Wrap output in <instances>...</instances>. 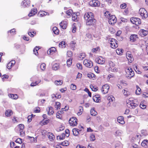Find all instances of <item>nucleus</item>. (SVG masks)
Instances as JSON below:
<instances>
[{
    "label": "nucleus",
    "instance_id": "nucleus-27",
    "mask_svg": "<svg viewBox=\"0 0 148 148\" xmlns=\"http://www.w3.org/2000/svg\"><path fill=\"white\" fill-rule=\"evenodd\" d=\"M73 10H69L66 12V13L67 15L68 16L67 18L70 17L73 13Z\"/></svg>",
    "mask_w": 148,
    "mask_h": 148
},
{
    "label": "nucleus",
    "instance_id": "nucleus-18",
    "mask_svg": "<svg viewBox=\"0 0 148 148\" xmlns=\"http://www.w3.org/2000/svg\"><path fill=\"white\" fill-rule=\"evenodd\" d=\"M93 99L95 102H99L101 99L100 96L98 95H96L93 97Z\"/></svg>",
    "mask_w": 148,
    "mask_h": 148
},
{
    "label": "nucleus",
    "instance_id": "nucleus-10",
    "mask_svg": "<svg viewBox=\"0 0 148 148\" xmlns=\"http://www.w3.org/2000/svg\"><path fill=\"white\" fill-rule=\"evenodd\" d=\"M108 22L109 24L113 25L116 21V19L114 15H111L108 17Z\"/></svg>",
    "mask_w": 148,
    "mask_h": 148
},
{
    "label": "nucleus",
    "instance_id": "nucleus-20",
    "mask_svg": "<svg viewBox=\"0 0 148 148\" xmlns=\"http://www.w3.org/2000/svg\"><path fill=\"white\" fill-rule=\"evenodd\" d=\"M138 38L137 35L134 34L131 35L130 37L131 41L133 42L136 41Z\"/></svg>",
    "mask_w": 148,
    "mask_h": 148
},
{
    "label": "nucleus",
    "instance_id": "nucleus-13",
    "mask_svg": "<svg viewBox=\"0 0 148 148\" xmlns=\"http://www.w3.org/2000/svg\"><path fill=\"white\" fill-rule=\"evenodd\" d=\"M126 56L127 58L129 60V62H131L134 60L132 55L130 53V51H127L126 54Z\"/></svg>",
    "mask_w": 148,
    "mask_h": 148
},
{
    "label": "nucleus",
    "instance_id": "nucleus-52",
    "mask_svg": "<svg viewBox=\"0 0 148 148\" xmlns=\"http://www.w3.org/2000/svg\"><path fill=\"white\" fill-rule=\"evenodd\" d=\"M8 33L10 32L12 35L15 34H16L15 29L14 28L12 29L10 31H8Z\"/></svg>",
    "mask_w": 148,
    "mask_h": 148
},
{
    "label": "nucleus",
    "instance_id": "nucleus-22",
    "mask_svg": "<svg viewBox=\"0 0 148 148\" xmlns=\"http://www.w3.org/2000/svg\"><path fill=\"white\" fill-rule=\"evenodd\" d=\"M47 110L48 112V114L49 115H52L54 113V112L53 110V108L51 107H49L47 108Z\"/></svg>",
    "mask_w": 148,
    "mask_h": 148
},
{
    "label": "nucleus",
    "instance_id": "nucleus-11",
    "mask_svg": "<svg viewBox=\"0 0 148 148\" xmlns=\"http://www.w3.org/2000/svg\"><path fill=\"white\" fill-rule=\"evenodd\" d=\"M109 88L110 87L107 84L104 85L102 87V92L103 94H106L108 92Z\"/></svg>",
    "mask_w": 148,
    "mask_h": 148
},
{
    "label": "nucleus",
    "instance_id": "nucleus-5",
    "mask_svg": "<svg viewBox=\"0 0 148 148\" xmlns=\"http://www.w3.org/2000/svg\"><path fill=\"white\" fill-rule=\"evenodd\" d=\"M138 105V103L137 101L134 100L133 101L127 103V106L130 108H134L136 107Z\"/></svg>",
    "mask_w": 148,
    "mask_h": 148
},
{
    "label": "nucleus",
    "instance_id": "nucleus-33",
    "mask_svg": "<svg viewBox=\"0 0 148 148\" xmlns=\"http://www.w3.org/2000/svg\"><path fill=\"white\" fill-rule=\"evenodd\" d=\"M41 82V80H38V81H36L35 82L32 83L31 84V86H35L40 83Z\"/></svg>",
    "mask_w": 148,
    "mask_h": 148
},
{
    "label": "nucleus",
    "instance_id": "nucleus-4",
    "mask_svg": "<svg viewBox=\"0 0 148 148\" xmlns=\"http://www.w3.org/2000/svg\"><path fill=\"white\" fill-rule=\"evenodd\" d=\"M109 42L110 44V46L112 48H116L118 46L117 41L114 38H110L109 39Z\"/></svg>",
    "mask_w": 148,
    "mask_h": 148
},
{
    "label": "nucleus",
    "instance_id": "nucleus-28",
    "mask_svg": "<svg viewBox=\"0 0 148 148\" xmlns=\"http://www.w3.org/2000/svg\"><path fill=\"white\" fill-rule=\"evenodd\" d=\"M9 96L10 97L13 99H17L18 98V96L16 94H9Z\"/></svg>",
    "mask_w": 148,
    "mask_h": 148
},
{
    "label": "nucleus",
    "instance_id": "nucleus-44",
    "mask_svg": "<svg viewBox=\"0 0 148 148\" xmlns=\"http://www.w3.org/2000/svg\"><path fill=\"white\" fill-rule=\"evenodd\" d=\"M39 49L38 47H36L33 50V52L36 55H37L38 54L37 51Z\"/></svg>",
    "mask_w": 148,
    "mask_h": 148
},
{
    "label": "nucleus",
    "instance_id": "nucleus-17",
    "mask_svg": "<svg viewBox=\"0 0 148 148\" xmlns=\"http://www.w3.org/2000/svg\"><path fill=\"white\" fill-rule=\"evenodd\" d=\"M15 63V61L14 60H11L10 62L8 63L7 66V68L8 69H11Z\"/></svg>",
    "mask_w": 148,
    "mask_h": 148
},
{
    "label": "nucleus",
    "instance_id": "nucleus-41",
    "mask_svg": "<svg viewBox=\"0 0 148 148\" xmlns=\"http://www.w3.org/2000/svg\"><path fill=\"white\" fill-rule=\"evenodd\" d=\"M72 15V20L74 21H76L77 19V16L76 14L74 13Z\"/></svg>",
    "mask_w": 148,
    "mask_h": 148
},
{
    "label": "nucleus",
    "instance_id": "nucleus-48",
    "mask_svg": "<svg viewBox=\"0 0 148 148\" xmlns=\"http://www.w3.org/2000/svg\"><path fill=\"white\" fill-rule=\"evenodd\" d=\"M56 51V49L54 47H52L51 48L49 51H47L48 54L49 53H49H51L52 52H55Z\"/></svg>",
    "mask_w": 148,
    "mask_h": 148
},
{
    "label": "nucleus",
    "instance_id": "nucleus-12",
    "mask_svg": "<svg viewBox=\"0 0 148 148\" xmlns=\"http://www.w3.org/2000/svg\"><path fill=\"white\" fill-rule=\"evenodd\" d=\"M115 98L112 96H110L107 97V100L109 101L107 103V105L108 106H110L111 104L113 102Z\"/></svg>",
    "mask_w": 148,
    "mask_h": 148
},
{
    "label": "nucleus",
    "instance_id": "nucleus-59",
    "mask_svg": "<svg viewBox=\"0 0 148 148\" xmlns=\"http://www.w3.org/2000/svg\"><path fill=\"white\" fill-rule=\"evenodd\" d=\"M18 127L19 130L21 129V130H23L24 128V126L23 124H20L18 125Z\"/></svg>",
    "mask_w": 148,
    "mask_h": 148
},
{
    "label": "nucleus",
    "instance_id": "nucleus-35",
    "mask_svg": "<svg viewBox=\"0 0 148 148\" xmlns=\"http://www.w3.org/2000/svg\"><path fill=\"white\" fill-rule=\"evenodd\" d=\"M137 90L136 91V93L137 95H139L141 93V90L140 88L138 86H136Z\"/></svg>",
    "mask_w": 148,
    "mask_h": 148
},
{
    "label": "nucleus",
    "instance_id": "nucleus-34",
    "mask_svg": "<svg viewBox=\"0 0 148 148\" xmlns=\"http://www.w3.org/2000/svg\"><path fill=\"white\" fill-rule=\"evenodd\" d=\"M90 114L92 116H95L97 114V112L95 111L94 109H92L91 110Z\"/></svg>",
    "mask_w": 148,
    "mask_h": 148
},
{
    "label": "nucleus",
    "instance_id": "nucleus-25",
    "mask_svg": "<svg viewBox=\"0 0 148 148\" xmlns=\"http://www.w3.org/2000/svg\"><path fill=\"white\" fill-rule=\"evenodd\" d=\"M80 131L77 128H74L73 129L72 132L73 134L75 136H77L79 134V131Z\"/></svg>",
    "mask_w": 148,
    "mask_h": 148
},
{
    "label": "nucleus",
    "instance_id": "nucleus-15",
    "mask_svg": "<svg viewBox=\"0 0 148 148\" xmlns=\"http://www.w3.org/2000/svg\"><path fill=\"white\" fill-rule=\"evenodd\" d=\"M148 34V31L144 29H140L139 32V34H140L142 36H146Z\"/></svg>",
    "mask_w": 148,
    "mask_h": 148
},
{
    "label": "nucleus",
    "instance_id": "nucleus-55",
    "mask_svg": "<svg viewBox=\"0 0 148 148\" xmlns=\"http://www.w3.org/2000/svg\"><path fill=\"white\" fill-rule=\"evenodd\" d=\"M70 88L72 90H74L76 89V86L75 85L72 84L70 86Z\"/></svg>",
    "mask_w": 148,
    "mask_h": 148
},
{
    "label": "nucleus",
    "instance_id": "nucleus-37",
    "mask_svg": "<svg viewBox=\"0 0 148 148\" xmlns=\"http://www.w3.org/2000/svg\"><path fill=\"white\" fill-rule=\"evenodd\" d=\"M86 56V54L84 53H81L79 54V57L80 60H83Z\"/></svg>",
    "mask_w": 148,
    "mask_h": 148
},
{
    "label": "nucleus",
    "instance_id": "nucleus-57",
    "mask_svg": "<svg viewBox=\"0 0 148 148\" xmlns=\"http://www.w3.org/2000/svg\"><path fill=\"white\" fill-rule=\"evenodd\" d=\"M34 32H32L31 31H29L28 32V35L30 36L31 37H33L34 36Z\"/></svg>",
    "mask_w": 148,
    "mask_h": 148
},
{
    "label": "nucleus",
    "instance_id": "nucleus-21",
    "mask_svg": "<svg viewBox=\"0 0 148 148\" xmlns=\"http://www.w3.org/2000/svg\"><path fill=\"white\" fill-rule=\"evenodd\" d=\"M37 10L36 9L34 8L28 14L29 16L31 17L33 16L34 15L36 14Z\"/></svg>",
    "mask_w": 148,
    "mask_h": 148
},
{
    "label": "nucleus",
    "instance_id": "nucleus-23",
    "mask_svg": "<svg viewBox=\"0 0 148 148\" xmlns=\"http://www.w3.org/2000/svg\"><path fill=\"white\" fill-rule=\"evenodd\" d=\"M117 121L120 124H123L125 122L123 120V116H120L117 118Z\"/></svg>",
    "mask_w": 148,
    "mask_h": 148
},
{
    "label": "nucleus",
    "instance_id": "nucleus-43",
    "mask_svg": "<svg viewBox=\"0 0 148 148\" xmlns=\"http://www.w3.org/2000/svg\"><path fill=\"white\" fill-rule=\"evenodd\" d=\"M28 139L30 140L31 143L35 142V141H36V140H35L34 138L33 137H30L28 136Z\"/></svg>",
    "mask_w": 148,
    "mask_h": 148
},
{
    "label": "nucleus",
    "instance_id": "nucleus-39",
    "mask_svg": "<svg viewBox=\"0 0 148 148\" xmlns=\"http://www.w3.org/2000/svg\"><path fill=\"white\" fill-rule=\"evenodd\" d=\"M116 53L119 55H121L123 53L122 49H118L116 50Z\"/></svg>",
    "mask_w": 148,
    "mask_h": 148
},
{
    "label": "nucleus",
    "instance_id": "nucleus-30",
    "mask_svg": "<svg viewBox=\"0 0 148 148\" xmlns=\"http://www.w3.org/2000/svg\"><path fill=\"white\" fill-rule=\"evenodd\" d=\"M12 114V110H7L5 112V115L7 116H10Z\"/></svg>",
    "mask_w": 148,
    "mask_h": 148
},
{
    "label": "nucleus",
    "instance_id": "nucleus-58",
    "mask_svg": "<svg viewBox=\"0 0 148 148\" xmlns=\"http://www.w3.org/2000/svg\"><path fill=\"white\" fill-rule=\"evenodd\" d=\"M126 4L125 3H123L120 5V7L122 9H124L126 8Z\"/></svg>",
    "mask_w": 148,
    "mask_h": 148
},
{
    "label": "nucleus",
    "instance_id": "nucleus-3",
    "mask_svg": "<svg viewBox=\"0 0 148 148\" xmlns=\"http://www.w3.org/2000/svg\"><path fill=\"white\" fill-rule=\"evenodd\" d=\"M139 14L143 18H146L148 17V14L147 11L144 8H141L139 12Z\"/></svg>",
    "mask_w": 148,
    "mask_h": 148
},
{
    "label": "nucleus",
    "instance_id": "nucleus-2",
    "mask_svg": "<svg viewBox=\"0 0 148 148\" xmlns=\"http://www.w3.org/2000/svg\"><path fill=\"white\" fill-rule=\"evenodd\" d=\"M126 77L128 79H130L134 75V72L130 68H128L126 70Z\"/></svg>",
    "mask_w": 148,
    "mask_h": 148
},
{
    "label": "nucleus",
    "instance_id": "nucleus-47",
    "mask_svg": "<svg viewBox=\"0 0 148 148\" xmlns=\"http://www.w3.org/2000/svg\"><path fill=\"white\" fill-rule=\"evenodd\" d=\"M122 134V132L120 130H117L116 133L115 135L116 136H120Z\"/></svg>",
    "mask_w": 148,
    "mask_h": 148
},
{
    "label": "nucleus",
    "instance_id": "nucleus-32",
    "mask_svg": "<svg viewBox=\"0 0 148 148\" xmlns=\"http://www.w3.org/2000/svg\"><path fill=\"white\" fill-rule=\"evenodd\" d=\"M53 31L54 33L57 34H59V30L58 29L57 27H54L53 28Z\"/></svg>",
    "mask_w": 148,
    "mask_h": 148
},
{
    "label": "nucleus",
    "instance_id": "nucleus-38",
    "mask_svg": "<svg viewBox=\"0 0 148 148\" xmlns=\"http://www.w3.org/2000/svg\"><path fill=\"white\" fill-rule=\"evenodd\" d=\"M40 68L42 71L45 70L46 68V64L44 63H42L40 65Z\"/></svg>",
    "mask_w": 148,
    "mask_h": 148
},
{
    "label": "nucleus",
    "instance_id": "nucleus-42",
    "mask_svg": "<svg viewBox=\"0 0 148 148\" xmlns=\"http://www.w3.org/2000/svg\"><path fill=\"white\" fill-rule=\"evenodd\" d=\"M60 144L64 146H67L69 144V142L67 140H65L60 143Z\"/></svg>",
    "mask_w": 148,
    "mask_h": 148
},
{
    "label": "nucleus",
    "instance_id": "nucleus-51",
    "mask_svg": "<svg viewBox=\"0 0 148 148\" xmlns=\"http://www.w3.org/2000/svg\"><path fill=\"white\" fill-rule=\"evenodd\" d=\"M109 64L110 66V69L114 67L115 66L114 63L111 61H110L109 62Z\"/></svg>",
    "mask_w": 148,
    "mask_h": 148
},
{
    "label": "nucleus",
    "instance_id": "nucleus-49",
    "mask_svg": "<svg viewBox=\"0 0 148 148\" xmlns=\"http://www.w3.org/2000/svg\"><path fill=\"white\" fill-rule=\"evenodd\" d=\"M72 60L71 58L68 59L66 62L68 66H69L72 64Z\"/></svg>",
    "mask_w": 148,
    "mask_h": 148
},
{
    "label": "nucleus",
    "instance_id": "nucleus-61",
    "mask_svg": "<svg viewBox=\"0 0 148 148\" xmlns=\"http://www.w3.org/2000/svg\"><path fill=\"white\" fill-rule=\"evenodd\" d=\"M77 67L79 69H82V64L80 63H78L77 64Z\"/></svg>",
    "mask_w": 148,
    "mask_h": 148
},
{
    "label": "nucleus",
    "instance_id": "nucleus-46",
    "mask_svg": "<svg viewBox=\"0 0 148 148\" xmlns=\"http://www.w3.org/2000/svg\"><path fill=\"white\" fill-rule=\"evenodd\" d=\"M41 13L40 14V16H46L47 15H49V13L47 12H45V11H42L40 12L39 13Z\"/></svg>",
    "mask_w": 148,
    "mask_h": 148
},
{
    "label": "nucleus",
    "instance_id": "nucleus-24",
    "mask_svg": "<svg viewBox=\"0 0 148 148\" xmlns=\"http://www.w3.org/2000/svg\"><path fill=\"white\" fill-rule=\"evenodd\" d=\"M61 27L63 29H65L66 27V22L62 21L60 23Z\"/></svg>",
    "mask_w": 148,
    "mask_h": 148
},
{
    "label": "nucleus",
    "instance_id": "nucleus-60",
    "mask_svg": "<svg viewBox=\"0 0 148 148\" xmlns=\"http://www.w3.org/2000/svg\"><path fill=\"white\" fill-rule=\"evenodd\" d=\"M134 68V70L136 72V73L138 74H140L141 73V72L138 69L137 66L136 67L135 66Z\"/></svg>",
    "mask_w": 148,
    "mask_h": 148
},
{
    "label": "nucleus",
    "instance_id": "nucleus-6",
    "mask_svg": "<svg viewBox=\"0 0 148 148\" xmlns=\"http://www.w3.org/2000/svg\"><path fill=\"white\" fill-rule=\"evenodd\" d=\"M131 22L133 24L138 25L141 23L140 18L136 17H132L130 18Z\"/></svg>",
    "mask_w": 148,
    "mask_h": 148
},
{
    "label": "nucleus",
    "instance_id": "nucleus-45",
    "mask_svg": "<svg viewBox=\"0 0 148 148\" xmlns=\"http://www.w3.org/2000/svg\"><path fill=\"white\" fill-rule=\"evenodd\" d=\"M60 102H56V104L55 105V107L58 110V109H60Z\"/></svg>",
    "mask_w": 148,
    "mask_h": 148
},
{
    "label": "nucleus",
    "instance_id": "nucleus-62",
    "mask_svg": "<svg viewBox=\"0 0 148 148\" xmlns=\"http://www.w3.org/2000/svg\"><path fill=\"white\" fill-rule=\"evenodd\" d=\"M8 77V76L6 75H3L2 76H1V78L2 79L3 81H4V79L5 78V79H7Z\"/></svg>",
    "mask_w": 148,
    "mask_h": 148
},
{
    "label": "nucleus",
    "instance_id": "nucleus-9",
    "mask_svg": "<svg viewBox=\"0 0 148 148\" xmlns=\"http://www.w3.org/2000/svg\"><path fill=\"white\" fill-rule=\"evenodd\" d=\"M89 4L92 7H98L100 5V3L97 0H92L89 2Z\"/></svg>",
    "mask_w": 148,
    "mask_h": 148
},
{
    "label": "nucleus",
    "instance_id": "nucleus-14",
    "mask_svg": "<svg viewBox=\"0 0 148 148\" xmlns=\"http://www.w3.org/2000/svg\"><path fill=\"white\" fill-rule=\"evenodd\" d=\"M96 61L98 64H103L105 62V59L102 57H100L97 58Z\"/></svg>",
    "mask_w": 148,
    "mask_h": 148
},
{
    "label": "nucleus",
    "instance_id": "nucleus-36",
    "mask_svg": "<svg viewBox=\"0 0 148 148\" xmlns=\"http://www.w3.org/2000/svg\"><path fill=\"white\" fill-rule=\"evenodd\" d=\"M79 111L77 113V114L78 115H81L83 111V108L82 106H79Z\"/></svg>",
    "mask_w": 148,
    "mask_h": 148
},
{
    "label": "nucleus",
    "instance_id": "nucleus-16",
    "mask_svg": "<svg viewBox=\"0 0 148 148\" xmlns=\"http://www.w3.org/2000/svg\"><path fill=\"white\" fill-rule=\"evenodd\" d=\"M30 1L29 0H24L21 3L22 6L23 7H25L29 6L30 4Z\"/></svg>",
    "mask_w": 148,
    "mask_h": 148
},
{
    "label": "nucleus",
    "instance_id": "nucleus-31",
    "mask_svg": "<svg viewBox=\"0 0 148 148\" xmlns=\"http://www.w3.org/2000/svg\"><path fill=\"white\" fill-rule=\"evenodd\" d=\"M59 68V64L56 63L53 65L52 69L54 70H57Z\"/></svg>",
    "mask_w": 148,
    "mask_h": 148
},
{
    "label": "nucleus",
    "instance_id": "nucleus-63",
    "mask_svg": "<svg viewBox=\"0 0 148 148\" xmlns=\"http://www.w3.org/2000/svg\"><path fill=\"white\" fill-rule=\"evenodd\" d=\"M94 75H95L94 74H93V73H90V74H88L87 75V76L88 78L90 79V78H92V75H93V76L94 77Z\"/></svg>",
    "mask_w": 148,
    "mask_h": 148
},
{
    "label": "nucleus",
    "instance_id": "nucleus-1",
    "mask_svg": "<svg viewBox=\"0 0 148 148\" xmlns=\"http://www.w3.org/2000/svg\"><path fill=\"white\" fill-rule=\"evenodd\" d=\"M84 17L87 25H92L96 23V20L94 18V14L91 12L85 13L84 15Z\"/></svg>",
    "mask_w": 148,
    "mask_h": 148
},
{
    "label": "nucleus",
    "instance_id": "nucleus-56",
    "mask_svg": "<svg viewBox=\"0 0 148 148\" xmlns=\"http://www.w3.org/2000/svg\"><path fill=\"white\" fill-rule=\"evenodd\" d=\"M15 142L17 143L21 144L22 143V140L21 138H18L16 140Z\"/></svg>",
    "mask_w": 148,
    "mask_h": 148
},
{
    "label": "nucleus",
    "instance_id": "nucleus-19",
    "mask_svg": "<svg viewBox=\"0 0 148 148\" xmlns=\"http://www.w3.org/2000/svg\"><path fill=\"white\" fill-rule=\"evenodd\" d=\"M46 134L50 141H52L55 139V136L53 134L49 132Z\"/></svg>",
    "mask_w": 148,
    "mask_h": 148
},
{
    "label": "nucleus",
    "instance_id": "nucleus-54",
    "mask_svg": "<svg viewBox=\"0 0 148 148\" xmlns=\"http://www.w3.org/2000/svg\"><path fill=\"white\" fill-rule=\"evenodd\" d=\"M73 53L71 51H68L67 53V56L69 57H71L72 56Z\"/></svg>",
    "mask_w": 148,
    "mask_h": 148
},
{
    "label": "nucleus",
    "instance_id": "nucleus-40",
    "mask_svg": "<svg viewBox=\"0 0 148 148\" xmlns=\"http://www.w3.org/2000/svg\"><path fill=\"white\" fill-rule=\"evenodd\" d=\"M90 87L92 90L93 91H96L98 90L97 87L94 86L92 85H90Z\"/></svg>",
    "mask_w": 148,
    "mask_h": 148
},
{
    "label": "nucleus",
    "instance_id": "nucleus-64",
    "mask_svg": "<svg viewBox=\"0 0 148 148\" xmlns=\"http://www.w3.org/2000/svg\"><path fill=\"white\" fill-rule=\"evenodd\" d=\"M69 108L68 106H66L64 108H63L62 109V111L63 112V111H66L68 110Z\"/></svg>",
    "mask_w": 148,
    "mask_h": 148
},
{
    "label": "nucleus",
    "instance_id": "nucleus-7",
    "mask_svg": "<svg viewBox=\"0 0 148 148\" xmlns=\"http://www.w3.org/2000/svg\"><path fill=\"white\" fill-rule=\"evenodd\" d=\"M77 119L75 117L71 118L69 121V123L71 126H75L77 125Z\"/></svg>",
    "mask_w": 148,
    "mask_h": 148
},
{
    "label": "nucleus",
    "instance_id": "nucleus-29",
    "mask_svg": "<svg viewBox=\"0 0 148 148\" xmlns=\"http://www.w3.org/2000/svg\"><path fill=\"white\" fill-rule=\"evenodd\" d=\"M59 46L61 48H64L66 47L65 43L64 41H62L60 43Z\"/></svg>",
    "mask_w": 148,
    "mask_h": 148
},
{
    "label": "nucleus",
    "instance_id": "nucleus-50",
    "mask_svg": "<svg viewBox=\"0 0 148 148\" xmlns=\"http://www.w3.org/2000/svg\"><path fill=\"white\" fill-rule=\"evenodd\" d=\"M55 83L57 85H60L62 84V81L60 80H59V81L56 80L55 81Z\"/></svg>",
    "mask_w": 148,
    "mask_h": 148
},
{
    "label": "nucleus",
    "instance_id": "nucleus-8",
    "mask_svg": "<svg viewBox=\"0 0 148 148\" xmlns=\"http://www.w3.org/2000/svg\"><path fill=\"white\" fill-rule=\"evenodd\" d=\"M83 63L85 66L89 68H91L93 66L92 61L87 59H85L84 60Z\"/></svg>",
    "mask_w": 148,
    "mask_h": 148
},
{
    "label": "nucleus",
    "instance_id": "nucleus-26",
    "mask_svg": "<svg viewBox=\"0 0 148 148\" xmlns=\"http://www.w3.org/2000/svg\"><path fill=\"white\" fill-rule=\"evenodd\" d=\"M141 145L143 147H148V140H143Z\"/></svg>",
    "mask_w": 148,
    "mask_h": 148
},
{
    "label": "nucleus",
    "instance_id": "nucleus-53",
    "mask_svg": "<svg viewBox=\"0 0 148 148\" xmlns=\"http://www.w3.org/2000/svg\"><path fill=\"white\" fill-rule=\"evenodd\" d=\"M90 139L91 141H93L95 140V135L94 134H91L90 136Z\"/></svg>",
    "mask_w": 148,
    "mask_h": 148
}]
</instances>
